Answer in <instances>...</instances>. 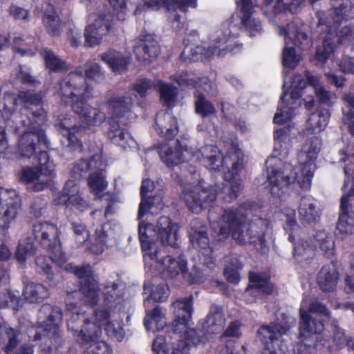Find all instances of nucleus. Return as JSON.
I'll return each mask as SVG.
<instances>
[{
  "label": "nucleus",
  "instance_id": "4d7b16f0",
  "mask_svg": "<svg viewBox=\"0 0 354 354\" xmlns=\"http://www.w3.org/2000/svg\"><path fill=\"white\" fill-rule=\"evenodd\" d=\"M146 203L145 205V210L142 215H140V209L138 210V219L140 220L147 212L151 214H158L163 208L164 203L162 196L160 195L154 196L152 198L146 197Z\"/></svg>",
  "mask_w": 354,
  "mask_h": 354
},
{
  "label": "nucleus",
  "instance_id": "bb28decb",
  "mask_svg": "<svg viewBox=\"0 0 354 354\" xmlns=\"http://www.w3.org/2000/svg\"><path fill=\"white\" fill-rule=\"evenodd\" d=\"M100 58L111 70L118 74L124 73L131 62L129 55L124 54L114 49H109L100 55Z\"/></svg>",
  "mask_w": 354,
  "mask_h": 354
},
{
  "label": "nucleus",
  "instance_id": "9d476101",
  "mask_svg": "<svg viewBox=\"0 0 354 354\" xmlns=\"http://www.w3.org/2000/svg\"><path fill=\"white\" fill-rule=\"evenodd\" d=\"M190 154L191 160H200L209 170L230 168L232 165L233 170L236 171L237 168L241 167L242 165V153L234 145H230L225 156L213 145H206L198 151H193L190 148Z\"/></svg>",
  "mask_w": 354,
  "mask_h": 354
},
{
  "label": "nucleus",
  "instance_id": "f03ea898",
  "mask_svg": "<svg viewBox=\"0 0 354 354\" xmlns=\"http://www.w3.org/2000/svg\"><path fill=\"white\" fill-rule=\"evenodd\" d=\"M151 223L139 224V239L143 252V257L146 265L154 266L167 278H174L183 274L187 261L181 257L175 259L171 256L160 257V250L158 243L154 241L156 236L164 246L175 247L177 241V230L176 224L171 222L166 216L159 218L157 226Z\"/></svg>",
  "mask_w": 354,
  "mask_h": 354
},
{
  "label": "nucleus",
  "instance_id": "8fccbe9b",
  "mask_svg": "<svg viewBox=\"0 0 354 354\" xmlns=\"http://www.w3.org/2000/svg\"><path fill=\"white\" fill-rule=\"evenodd\" d=\"M231 171L225 175V179L229 182L230 189L229 196L231 199H234L238 196V194L242 190L243 186L242 181L240 178H236L238 173L242 169L243 164L241 167H239L236 171L233 170L232 165H230Z\"/></svg>",
  "mask_w": 354,
  "mask_h": 354
},
{
  "label": "nucleus",
  "instance_id": "ea45409f",
  "mask_svg": "<svg viewBox=\"0 0 354 354\" xmlns=\"http://www.w3.org/2000/svg\"><path fill=\"white\" fill-rule=\"evenodd\" d=\"M174 80L179 85H193L199 92L203 90L205 93H210L212 91V83L207 77H203L195 80L191 75L187 73H183L174 75Z\"/></svg>",
  "mask_w": 354,
  "mask_h": 354
},
{
  "label": "nucleus",
  "instance_id": "bf43d9fd",
  "mask_svg": "<svg viewBox=\"0 0 354 354\" xmlns=\"http://www.w3.org/2000/svg\"><path fill=\"white\" fill-rule=\"evenodd\" d=\"M98 338H94L86 343L79 342L83 346H87L86 351L88 353L91 354H111V348L104 341H98Z\"/></svg>",
  "mask_w": 354,
  "mask_h": 354
},
{
  "label": "nucleus",
  "instance_id": "f8f14e48",
  "mask_svg": "<svg viewBox=\"0 0 354 354\" xmlns=\"http://www.w3.org/2000/svg\"><path fill=\"white\" fill-rule=\"evenodd\" d=\"M232 21H226L217 28L209 37V46L205 53V57L211 58L216 55L223 57L228 51H234L235 48L240 47V44L234 42L237 37L236 26H231Z\"/></svg>",
  "mask_w": 354,
  "mask_h": 354
},
{
  "label": "nucleus",
  "instance_id": "4c0bfd02",
  "mask_svg": "<svg viewBox=\"0 0 354 354\" xmlns=\"http://www.w3.org/2000/svg\"><path fill=\"white\" fill-rule=\"evenodd\" d=\"M338 279L334 265L329 264L322 268L318 275V283L322 290L330 292L334 290Z\"/></svg>",
  "mask_w": 354,
  "mask_h": 354
},
{
  "label": "nucleus",
  "instance_id": "dca6fc26",
  "mask_svg": "<svg viewBox=\"0 0 354 354\" xmlns=\"http://www.w3.org/2000/svg\"><path fill=\"white\" fill-rule=\"evenodd\" d=\"M21 200L14 189L0 188V230H7L17 218Z\"/></svg>",
  "mask_w": 354,
  "mask_h": 354
},
{
  "label": "nucleus",
  "instance_id": "a878e982",
  "mask_svg": "<svg viewBox=\"0 0 354 354\" xmlns=\"http://www.w3.org/2000/svg\"><path fill=\"white\" fill-rule=\"evenodd\" d=\"M95 164L97 165V168L91 174L88 179V185L92 192L97 197L105 196L102 192L107 187V182L104 175V169L106 167L105 162L102 160L100 153L95 154Z\"/></svg>",
  "mask_w": 354,
  "mask_h": 354
},
{
  "label": "nucleus",
  "instance_id": "4468645a",
  "mask_svg": "<svg viewBox=\"0 0 354 354\" xmlns=\"http://www.w3.org/2000/svg\"><path fill=\"white\" fill-rule=\"evenodd\" d=\"M216 187L206 189L201 182L194 186L187 185L182 193V198L187 207L196 214L208 207L216 199Z\"/></svg>",
  "mask_w": 354,
  "mask_h": 354
},
{
  "label": "nucleus",
  "instance_id": "0e129e2a",
  "mask_svg": "<svg viewBox=\"0 0 354 354\" xmlns=\"http://www.w3.org/2000/svg\"><path fill=\"white\" fill-rule=\"evenodd\" d=\"M183 278L190 283H200L205 280L206 274L197 266H193L190 270L187 269V266L183 274Z\"/></svg>",
  "mask_w": 354,
  "mask_h": 354
},
{
  "label": "nucleus",
  "instance_id": "de8ad7c7",
  "mask_svg": "<svg viewBox=\"0 0 354 354\" xmlns=\"http://www.w3.org/2000/svg\"><path fill=\"white\" fill-rule=\"evenodd\" d=\"M352 160H350L349 165H347L344 167V174L346 176V179L344 180V183L342 189L344 192H346L348 188V192L345 193L344 195H347L348 197V207H353V214H354V183L352 179V176L354 173V165H351Z\"/></svg>",
  "mask_w": 354,
  "mask_h": 354
},
{
  "label": "nucleus",
  "instance_id": "39448f33",
  "mask_svg": "<svg viewBox=\"0 0 354 354\" xmlns=\"http://www.w3.org/2000/svg\"><path fill=\"white\" fill-rule=\"evenodd\" d=\"M214 218V212L210 211V225L219 241L231 235L239 244L257 242L262 245L265 244L263 236L266 222L264 220L257 218L246 225L245 216L241 212L232 210H225L219 221Z\"/></svg>",
  "mask_w": 354,
  "mask_h": 354
},
{
  "label": "nucleus",
  "instance_id": "2eb2a0df",
  "mask_svg": "<svg viewBox=\"0 0 354 354\" xmlns=\"http://www.w3.org/2000/svg\"><path fill=\"white\" fill-rule=\"evenodd\" d=\"M316 243L309 245L307 241L304 242L298 239L297 244L295 246V257L299 261L308 260L315 255V248L317 245H319L320 249L328 257L333 254L335 248L334 241L332 237L327 234L326 232L317 231L313 235Z\"/></svg>",
  "mask_w": 354,
  "mask_h": 354
},
{
  "label": "nucleus",
  "instance_id": "473e14b6",
  "mask_svg": "<svg viewBox=\"0 0 354 354\" xmlns=\"http://www.w3.org/2000/svg\"><path fill=\"white\" fill-rule=\"evenodd\" d=\"M42 19L47 32L52 36H57L61 30V21L57 16L54 6L45 2L41 6Z\"/></svg>",
  "mask_w": 354,
  "mask_h": 354
},
{
  "label": "nucleus",
  "instance_id": "4be33fe9",
  "mask_svg": "<svg viewBox=\"0 0 354 354\" xmlns=\"http://www.w3.org/2000/svg\"><path fill=\"white\" fill-rule=\"evenodd\" d=\"M159 154L161 160L167 166L176 165L182 162L191 160L190 149L180 141L175 142L172 146L161 145Z\"/></svg>",
  "mask_w": 354,
  "mask_h": 354
},
{
  "label": "nucleus",
  "instance_id": "6e6552de",
  "mask_svg": "<svg viewBox=\"0 0 354 354\" xmlns=\"http://www.w3.org/2000/svg\"><path fill=\"white\" fill-rule=\"evenodd\" d=\"M108 104L111 113L108 138L113 144L124 149L133 147L136 142L126 129L128 121L133 117L131 97L125 100L119 96H112Z\"/></svg>",
  "mask_w": 354,
  "mask_h": 354
},
{
  "label": "nucleus",
  "instance_id": "774afa93",
  "mask_svg": "<svg viewBox=\"0 0 354 354\" xmlns=\"http://www.w3.org/2000/svg\"><path fill=\"white\" fill-rule=\"evenodd\" d=\"M106 248V234L102 230L97 231V238L95 243H93L90 248L91 251L95 254H101Z\"/></svg>",
  "mask_w": 354,
  "mask_h": 354
},
{
  "label": "nucleus",
  "instance_id": "f3484780",
  "mask_svg": "<svg viewBox=\"0 0 354 354\" xmlns=\"http://www.w3.org/2000/svg\"><path fill=\"white\" fill-rule=\"evenodd\" d=\"M111 27V16L103 12L92 13L88 16L84 31L85 44L94 47L101 44Z\"/></svg>",
  "mask_w": 354,
  "mask_h": 354
},
{
  "label": "nucleus",
  "instance_id": "e2e57ef3",
  "mask_svg": "<svg viewBox=\"0 0 354 354\" xmlns=\"http://www.w3.org/2000/svg\"><path fill=\"white\" fill-rule=\"evenodd\" d=\"M241 265L236 259L232 260L231 263L226 266L224 270V274L229 282L237 283L239 281V270Z\"/></svg>",
  "mask_w": 354,
  "mask_h": 354
},
{
  "label": "nucleus",
  "instance_id": "412c9836",
  "mask_svg": "<svg viewBox=\"0 0 354 354\" xmlns=\"http://www.w3.org/2000/svg\"><path fill=\"white\" fill-rule=\"evenodd\" d=\"M134 53L136 59L148 64L155 59L159 53L157 41L151 35H142L134 40Z\"/></svg>",
  "mask_w": 354,
  "mask_h": 354
},
{
  "label": "nucleus",
  "instance_id": "c9c22d12",
  "mask_svg": "<svg viewBox=\"0 0 354 354\" xmlns=\"http://www.w3.org/2000/svg\"><path fill=\"white\" fill-rule=\"evenodd\" d=\"M348 197L343 195L341 198V213L337 223V229L342 234H351L354 232V219L348 214Z\"/></svg>",
  "mask_w": 354,
  "mask_h": 354
},
{
  "label": "nucleus",
  "instance_id": "680f3d73",
  "mask_svg": "<svg viewBox=\"0 0 354 354\" xmlns=\"http://www.w3.org/2000/svg\"><path fill=\"white\" fill-rule=\"evenodd\" d=\"M344 100L351 107L350 110L344 113V124L348 126L351 134L354 135V93L346 95Z\"/></svg>",
  "mask_w": 354,
  "mask_h": 354
},
{
  "label": "nucleus",
  "instance_id": "49530a36",
  "mask_svg": "<svg viewBox=\"0 0 354 354\" xmlns=\"http://www.w3.org/2000/svg\"><path fill=\"white\" fill-rule=\"evenodd\" d=\"M153 87L156 88V84H153L151 80L147 79H141L137 80L133 84L132 89L129 90L126 95H113V96H119L124 97L125 100H128V97H130L132 104L133 96L135 95L134 91H136L141 97H143L148 93V91L152 89Z\"/></svg>",
  "mask_w": 354,
  "mask_h": 354
},
{
  "label": "nucleus",
  "instance_id": "13d9d810",
  "mask_svg": "<svg viewBox=\"0 0 354 354\" xmlns=\"http://www.w3.org/2000/svg\"><path fill=\"white\" fill-rule=\"evenodd\" d=\"M250 281L252 286L259 289L265 294H270L272 291V285L266 276H262L258 273L250 272Z\"/></svg>",
  "mask_w": 354,
  "mask_h": 354
},
{
  "label": "nucleus",
  "instance_id": "c85d7f7f",
  "mask_svg": "<svg viewBox=\"0 0 354 354\" xmlns=\"http://www.w3.org/2000/svg\"><path fill=\"white\" fill-rule=\"evenodd\" d=\"M63 199L65 205L68 208H75L80 212H83L88 208V203L82 197L80 192V187L73 180H68L63 189Z\"/></svg>",
  "mask_w": 354,
  "mask_h": 354
},
{
  "label": "nucleus",
  "instance_id": "69168bd1",
  "mask_svg": "<svg viewBox=\"0 0 354 354\" xmlns=\"http://www.w3.org/2000/svg\"><path fill=\"white\" fill-rule=\"evenodd\" d=\"M35 254V248L31 243H21L16 252V258L20 263H25L26 260Z\"/></svg>",
  "mask_w": 354,
  "mask_h": 354
},
{
  "label": "nucleus",
  "instance_id": "f257e3e1",
  "mask_svg": "<svg viewBox=\"0 0 354 354\" xmlns=\"http://www.w3.org/2000/svg\"><path fill=\"white\" fill-rule=\"evenodd\" d=\"M289 129H278L274 132V156L270 157L266 164L268 169V183L271 194L280 197L284 189L297 182L302 189H308L315 169V161L321 149V140L316 136L308 138L298 155L299 176L293 166L283 163L277 156H285L289 147Z\"/></svg>",
  "mask_w": 354,
  "mask_h": 354
},
{
  "label": "nucleus",
  "instance_id": "7c9ffc66",
  "mask_svg": "<svg viewBox=\"0 0 354 354\" xmlns=\"http://www.w3.org/2000/svg\"><path fill=\"white\" fill-rule=\"evenodd\" d=\"M20 333L17 330L0 317V346L6 353L11 352L20 342Z\"/></svg>",
  "mask_w": 354,
  "mask_h": 354
},
{
  "label": "nucleus",
  "instance_id": "ddd939ff",
  "mask_svg": "<svg viewBox=\"0 0 354 354\" xmlns=\"http://www.w3.org/2000/svg\"><path fill=\"white\" fill-rule=\"evenodd\" d=\"M282 320L277 324L261 326L258 330L260 339L265 344L266 349L263 354H284L286 348L281 347L279 350L274 348L279 345V339L292 326L296 324L295 318L285 314L281 315Z\"/></svg>",
  "mask_w": 354,
  "mask_h": 354
},
{
  "label": "nucleus",
  "instance_id": "aec40b11",
  "mask_svg": "<svg viewBox=\"0 0 354 354\" xmlns=\"http://www.w3.org/2000/svg\"><path fill=\"white\" fill-rule=\"evenodd\" d=\"M257 6V0H240L237 3L241 12V24L251 37L261 35L263 32L261 22L253 16L254 8Z\"/></svg>",
  "mask_w": 354,
  "mask_h": 354
},
{
  "label": "nucleus",
  "instance_id": "58836bf2",
  "mask_svg": "<svg viewBox=\"0 0 354 354\" xmlns=\"http://www.w3.org/2000/svg\"><path fill=\"white\" fill-rule=\"evenodd\" d=\"M144 294L148 295V297L145 301V305L149 303L150 299L156 302H162L167 300L169 296V288L165 283L151 284L145 283Z\"/></svg>",
  "mask_w": 354,
  "mask_h": 354
},
{
  "label": "nucleus",
  "instance_id": "052dcab7",
  "mask_svg": "<svg viewBox=\"0 0 354 354\" xmlns=\"http://www.w3.org/2000/svg\"><path fill=\"white\" fill-rule=\"evenodd\" d=\"M284 228L288 234V240L290 242H294L299 238L300 227L296 221L295 213L294 212L287 216Z\"/></svg>",
  "mask_w": 354,
  "mask_h": 354
},
{
  "label": "nucleus",
  "instance_id": "b1692460",
  "mask_svg": "<svg viewBox=\"0 0 354 354\" xmlns=\"http://www.w3.org/2000/svg\"><path fill=\"white\" fill-rule=\"evenodd\" d=\"M33 233L35 239H38L44 247L50 250L55 249L57 253L60 252L59 231L55 224L47 222L35 224Z\"/></svg>",
  "mask_w": 354,
  "mask_h": 354
},
{
  "label": "nucleus",
  "instance_id": "5701e85b",
  "mask_svg": "<svg viewBox=\"0 0 354 354\" xmlns=\"http://www.w3.org/2000/svg\"><path fill=\"white\" fill-rule=\"evenodd\" d=\"M47 314H49L48 319L43 326L46 333L44 335L50 337L57 344L60 337L59 325L62 319V312L59 308L46 304L41 306L39 315L42 317Z\"/></svg>",
  "mask_w": 354,
  "mask_h": 354
},
{
  "label": "nucleus",
  "instance_id": "f704fd0d",
  "mask_svg": "<svg viewBox=\"0 0 354 354\" xmlns=\"http://www.w3.org/2000/svg\"><path fill=\"white\" fill-rule=\"evenodd\" d=\"M197 0H167V8L169 12V19L172 23L173 28L178 30L182 27L180 16L175 12L176 9L186 12L187 8H196Z\"/></svg>",
  "mask_w": 354,
  "mask_h": 354
},
{
  "label": "nucleus",
  "instance_id": "a18cd8bd",
  "mask_svg": "<svg viewBox=\"0 0 354 354\" xmlns=\"http://www.w3.org/2000/svg\"><path fill=\"white\" fill-rule=\"evenodd\" d=\"M41 55L44 59L46 67L50 71L59 73L67 70L66 62L53 50L45 48L43 50Z\"/></svg>",
  "mask_w": 354,
  "mask_h": 354
},
{
  "label": "nucleus",
  "instance_id": "cd10ccee",
  "mask_svg": "<svg viewBox=\"0 0 354 354\" xmlns=\"http://www.w3.org/2000/svg\"><path fill=\"white\" fill-rule=\"evenodd\" d=\"M156 129L162 138L171 139L178 132V125L175 116L170 112L159 113L156 118Z\"/></svg>",
  "mask_w": 354,
  "mask_h": 354
},
{
  "label": "nucleus",
  "instance_id": "603ef678",
  "mask_svg": "<svg viewBox=\"0 0 354 354\" xmlns=\"http://www.w3.org/2000/svg\"><path fill=\"white\" fill-rule=\"evenodd\" d=\"M118 288V284L115 282L109 281L105 284L104 296L108 305L112 306L120 302L123 293Z\"/></svg>",
  "mask_w": 354,
  "mask_h": 354
},
{
  "label": "nucleus",
  "instance_id": "3c124183",
  "mask_svg": "<svg viewBox=\"0 0 354 354\" xmlns=\"http://www.w3.org/2000/svg\"><path fill=\"white\" fill-rule=\"evenodd\" d=\"M200 91H202L201 89ZM201 91L195 94L196 100L195 101L196 112L202 117H208L216 113V109L214 105L207 100Z\"/></svg>",
  "mask_w": 354,
  "mask_h": 354
},
{
  "label": "nucleus",
  "instance_id": "2f4dec72",
  "mask_svg": "<svg viewBox=\"0 0 354 354\" xmlns=\"http://www.w3.org/2000/svg\"><path fill=\"white\" fill-rule=\"evenodd\" d=\"M189 234L190 241L194 248L209 250V239L207 234V227L201 220L196 218L192 221Z\"/></svg>",
  "mask_w": 354,
  "mask_h": 354
},
{
  "label": "nucleus",
  "instance_id": "79ce46f5",
  "mask_svg": "<svg viewBox=\"0 0 354 354\" xmlns=\"http://www.w3.org/2000/svg\"><path fill=\"white\" fill-rule=\"evenodd\" d=\"M180 344L173 342L171 346L163 336L158 335L153 340L152 349L154 354H187V348H180Z\"/></svg>",
  "mask_w": 354,
  "mask_h": 354
},
{
  "label": "nucleus",
  "instance_id": "338daca9",
  "mask_svg": "<svg viewBox=\"0 0 354 354\" xmlns=\"http://www.w3.org/2000/svg\"><path fill=\"white\" fill-rule=\"evenodd\" d=\"M109 2L116 18L118 20H124L127 11L125 0H109Z\"/></svg>",
  "mask_w": 354,
  "mask_h": 354
},
{
  "label": "nucleus",
  "instance_id": "5fc2aeb1",
  "mask_svg": "<svg viewBox=\"0 0 354 354\" xmlns=\"http://www.w3.org/2000/svg\"><path fill=\"white\" fill-rule=\"evenodd\" d=\"M156 89L160 92L161 100H163L168 106L171 104L177 95L176 88L170 84L158 81L156 84Z\"/></svg>",
  "mask_w": 354,
  "mask_h": 354
},
{
  "label": "nucleus",
  "instance_id": "1a4fd4ad",
  "mask_svg": "<svg viewBox=\"0 0 354 354\" xmlns=\"http://www.w3.org/2000/svg\"><path fill=\"white\" fill-rule=\"evenodd\" d=\"M328 15L326 19L319 16V25H326L328 33L324 37L322 46L317 48L315 55L317 64L322 65L334 51L336 41H333V32L342 20L353 17L354 8L350 0H331Z\"/></svg>",
  "mask_w": 354,
  "mask_h": 354
},
{
  "label": "nucleus",
  "instance_id": "a19ab883",
  "mask_svg": "<svg viewBox=\"0 0 354 354\" xmlns=\"http://www.w3.org/2000/svg\"><path fill=\"white\" fill-rule=\"evenodd\" d=\"M175 333H180L184 332L183 340L180 339L178 344H180V348L183 347L187 348V354L190 347L196 346L203 340V332L202 330H196L193 328H188L187 325L183 330H174ZM178 335L176 334L175 339H177ZM178 337H181L179 336Z\"/></svg>",
  "mask_w": 354,
  "mask_h": 354
},
{
  "label": "nucleus",
  "instance_id": "0eeeda50",
  "mask_svg": "<svg viewBox=\"0 0 354 354\" xmlns=\"http://www.w3.org/2000/svg\"><path fill=\"white\" fill-rule=\"evenodd\" d=\"M330 312L324 305L317 299L304 295L299 308V338L302 342L297 344L294 347L295 354H315L316 344L312 345L309 342H317L316 334L324 330V324L317 317L324 315L329 317Z\"/></svg>",
  "mask_w": 354,
  "mask_h": 354
},
{
  "label": "nucleus",
  "instance_id": "6ab92c4d",
  "mask_svg": "<svg viewBox=\"0 0 354 354\" xmlns=\"http://www.w3.org/2000/svg\"><path fill=\"white\" fill-rule=\"evenodd\" d=\"M71 270L80 279H82L80 290L85 298V301L95 304L99 299V288L96 279L93 276L91 266L71 267Z\"/></svg>",
  "mask_w": 354,
  "mask_h": 354
},
{
  "label": "nucleus",
  "instance_id": "a211bd4d",
  "mask_svg": "<svg viewBox=\"0 0 354 354\" xmlns=\"http://www.w3.org/2000/svg\"><path fill=\"white\" fill-rule=\"evenodd\" d=\"M278 34L283 37L285 41L292 44L301 50H307L312 46V39L308 34V27L301 21L296 19L287 24L279 26Z\"/></svg>",
  "mask_w": 354,
  "mask_h": 354
},
{
  "label": "nucleus",
  "instance_id": "864d4df0",
  "mask_svg": "<svg viewBox=\"0 0 354 354\" xmlns=\"http://www.w3.org/2000/svg\"><path fill=\"white\" fill-rule=\"evenodd\" d=\"M284 45L282 52L283 64L288 68H294L301 60V56L296 53L293 47L290 46L288 41H284Z\"/></svg>",
  "mask_w": 354,
  "mask_h": 354
},
{
  "label": "nucleus",
  "instance_id": "6e6d98bb",
  "mask_svg": "<svg viewBox=\"0 0 354 354\" xmlns=\"http://www.w3.org/2000/svg\"><path fill=\"white\" fill-rule=\"evenodd\" d=\"M308 82L310 87L314 90L317 97L322 103L329 104L331 102L334 95L330 94L324 90L319 84V80L317 77L308 76Z\"/></svg>",
  "mask_w": 354,
  "mask_h": 354
},
{
  "label": "nucleus",
  "instance_id": "c756f323",
  "mask_svg": "<svg viewBox=\"0 0 354 354\" xmlns=\"http://www.w3.org/2000/svg\"><path fill=\"white\" fill-rule=\"evenodd\" d=\"M299 215L301 220L307 223L318 222L321 216V209L317 201L311 196H304L300 201Z\"/></svg>",
  "mask_w": 354,
  "mask_h": 354
},
{
  "label": "nucleus",
  "instance_id": "37998d69",
  "mask_svg": "<svg viewBox=\"0 0 354 354\" xmlns=\"http://www.w3.org/2000/svg\"><path fill=\"white\" fill-rule=\"evenodd\" d=\"M23 295L31 303H39L49 297L48 290L41 283H29L26 285Z\"/></svg>",
  "mask_w": 354,
  "mask_h": 354
},
{
  "label": "nucleus",
  "instance_id": "9b49d317",
  "mask_svg": "<svg viewBox=\"0 0 354 354\" xmlns=\"http://www.w3.org/2000/svg\"><path fill=\"white\" fill-rule=\"evenodd\" d=\"M306 80L299 75H295L288 86L286 77L284 80L283 95L281 97L277 111L273 122L276 124L286 122L293 116L292 109L300 105V101L297 102L301 96V91L306 87Z\"/></svg>",
  "mask_w": 354,
  "mask_h": 354
},
{
  "label": "nucleus",
  "instance_id": "e433bc0d",
  "mask_svg": "<svg viewBox=\"0 0 354 354\" xmlns=\"http://www.w3.org/2000/svg\"><path fill=\"white\" fill-rule=\"evenodd\" d=\"M144 322L148 330H162L167 324L165 310L159 306L151 310H147Z\"/></svg>",
  "mask_w": 354,
  "mask_h": 354
},
{
  "label": "nucleus",
  "instance_id": "72a5a7b5",
  "mask_svg": "<svg viewBox=\"0 0 354 354\" xmlns=\"http://www.w3.org/2000/svg\"><path fill=\"white\" fill-rule=\"evenodd\" d=\"M305 0H293L288 6H286L282 0H264V12L268 17L281 13L285 10L297 12L304 4Z\"/></svg>",
  "mask_w": 354,
  "mask_h": 354
},
{
  "label": "nucleus",
  "instance_id": "09e8293b",
  "mask_svg": "<svg viewBox=\"0 0 354 354\" xmlns=\"http://www.w3.org/2000/svg\"><path fill=\"white\" fill-rule=\"evenodd\" d=\"M328 118L329 113L327 110L314 113L308 120V126L315 133L320 132L327 126Z\"/></svg>",
  "mask_w": 354,
  "mask_h": 354
},
{
  "label": "nucleus",
  "instance_id": "393cba45",
  "mask_svg": "<svg viewBox=\"0 0 354 354\" xmlns=\"http://www.w3.org/2000/svg\"><path fill=\"white\" fill-rule=\"evenodd\" d=\"M174 313L176 318L172 323L174 330H183L188 325L191 318L192 308V298L189 297L177 300L173 303Z\"/></svg>",
  "mask_w": 354,
  "mask_h": 354
},
{
  "label": "nucleus",
  "instance_id": "20e7f679",
  "mask_svg": "<svg viewBox=\"0 0 354 354\" xmlns=\"http://www.w3.org/2000/svg\"><path fill=\"white\" fill-rule=\"evenodd\" d=\"M71 310L69 305H67L66 315L69 317L67 326L77 342L86 343L94 338H99L102 329L108 335L115 337L118 341L124 338V333L121 322L112 319L108 310L96 309L93 317L88 319L77 309L74 312H71Z\"/></svg>",
  "mask_w": 354,
  "mask_h": 354
},
{
  "label": "nucleus",
  "instance_id": "423d86ee",
  "mask_svg": "<svg viewBox=\"0 0 354 354\" xmlns=\"http://www.w3.org/2000/svg\"><path fill=\"white\" fill-rule=\"evenodd\" d=\"M91 91V88L86 84L84 76L77 73L68 75L59 87L61 101L71 105L73 111L79 115L84 128L98 126L105 120L103 112L87 104L86 100L89 98Z\"/></svg>",
  "mask_w": 354,
  "mask_h": 354
},
{
  "label": "nucleus",
  "instance_id": "c03bdc74",
  "mask_svg": "<svg viewBox=\"0 0 354 354\" xmlns=\"http://www.w3.org/2000/svg\"><path fill=\"white\" fill-rule=\"evenodd\" d=\"M225 324V317L222 309L218 306L211 308L207 317V330L209 333L221 332Z\"/></svg>",
  "mask_w": 354,
  "mask_h": 354
},
{
  "label": "nucleus",
  "instance_id": "7ed1b4c3",
  "mask_svg": "<svg viewBox=\"0 0 354 354\" xmlns=\"http://www.w3.org/2000/svg\"><path fill=\"white\" fill-rule=\"evenodd\" d=\"M47 140L44 132L40 128L32 125L20 137L18 142V152L24 158H30L40 149L38 160L39 171L30 167L21 171V180L24 182L28 189L39 192L43 190L53 180L55 173V164L50 160L49 155L43 149L41 145H46Z\"/></svg>",
  "mask_w": 354,
  "mask_h": 354
}]
</instances>
